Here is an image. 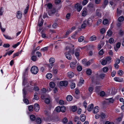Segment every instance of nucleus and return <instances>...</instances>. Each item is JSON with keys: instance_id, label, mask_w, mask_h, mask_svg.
Segmentation results:
<instances>
[{"instance_id": "obj_33", "label": "nucleus", "mask_w": 124, "mask_h": 124, "mask_svg": "<svg viewBox=\"0 0 124 124\" xmlns=\"http://www.w3.org/2000/svg\"><path fill=\"white\" fill-rule=\"evenodd\" d=\"M86 74L89 75H90L92 73V71L91 69H89L87 70L86 71Z\"/></svg>"}, {"instance_id": "obj_27", "label": "nucleus", "mask_w": 124, "mask_h": 124, "mask_svg": "<svg viewBox=\"0 0 124 124\" xmlns=\"http://www.w3.org/2000/svg\"><path fill=\"white\" fill-rule=\"evenodd\" d=\"M86 21H85L83 22V23L81 25V27L82 28H85L86 26V24L85 23Z\"/></svg>"}, {"instance_id": "obj_18", "label": "nucleus", "mask_w": 124, "mask_h": 124, "mask_svg": "<svg viewBox=\"0 0 124 124\" xmlns=\"http://www.w3.org/2000/svg\"><path fill=\"white\" fill-rule=\"evenodd\" d=\"M80 50L79 49H77L75 53V55L76 57H78L79 55Z\"/></svg>"}, {"instance_id": "obj_23", "label": "nucleus", "mask_w": 124, "mask_h": 124, "mask_svg": "<svg viewBox=\"0 0 124 124\" xmlns=\"http://www.w3.org/2000/svg\"><path fill=\"white\" fill-rule=\"evenodd\" d=\"M49 85L50 87L52 88H54L55 86V84L53 82H50Z\"/></svg>"}, {"instance_id": "obj_24", "label": "nucleus", "mask_w": 124, "mask_h": 124, "mask_svg": "<svg viewBox=\"0 0 124 124\" xmlns=\"http://www.w3.org/2000/svg\"><path fill=\"white\" fill-rule=\"evenodd\" d=\"M100 116V117L102 119L105 118L106 116V115L103 113H101Z\"/></svg>"}, {"instance_id": "obj_9", "label": "nucleus", "mask_w": 124, "mask_h": 124, "mask_svg": "<svg viewBox=\"0 0 124 124\" xmlns=\"http://www.w3.org/2000/svg\"><path fill=\"white\" fill-rule=\"evenodd\" d=\"M99 110V108L98 106L95 107L93 109V112L94 114L98 113Z\"/></svg>"}, {"instance_id": "obj_55", "label": "nucleus", "mask_w": 124, "mask_h": 124, "mask_svg": "<svg viewBox=\"0 0 124 124\" xmlns=\"http://www.w3.org/2000/svg\"><path fill=\"white\" fill-rule=\"evenodd\" d=\"M93 90V88L92 87H90L88 89V91L89 92L92 93Z\"/></svg>"}, {"instance_id": "obj_4", "label": "nucleus", "mask_w": 124, "mask_h": 124, "mask_svg": "<svg viewBox=\"0 0 124 124\" xmlns=\"http://www.w3.org/2000/svg\"><path fill=\"white\" fill-rule=\"evenodd\" d=\"M56 12L55 9L54 8H52L49 10L48 12V14L49 16H51L53 14H54Z\"/></svg>"}, {"instance_id": "obj_32", "label": "nucleus", "mask_w": 124, "mask_h": 124, "mask_svg": "<svg viewBox=\"0 0 124 124\" xmlns=\"http://www.w3.org/2000/svg\"><path fill=\"white\" fill-rule=\"evenodd\" d=\"M114 79L115 81L117 82H121L122 81V80L118 77H115Z\"/></svg>"}, {"instance_id": "obj_63", "label": "nucleus", "mask_w": 124, "mask_h": 124, "mask_svg": "<svg viewBox=\"0 0 124 124\" xmlns=\"http://www.w3.org/2000/svg\"><path fill=\"white\" fill-rule=\"evenodd\" d=\"M123 71L121 70H119L118 71V74L120 76H122L123 75Z\"/></svg>"}, {"instance_id": "obj_36", "label": "nucleus", "mask_w": 124, "mask_h": 124, "mask_svg": "<svg viewBox=\"0 0 124 124\" xmlns=\"http://www.w3.org/2000/svg\"><path fill=\"white\" fill-rule=\"evenodd\" d=\"M77 110V107L75 106H72L71 108V111L73 112H75Z\"/></svg>"}, {"instance_id": "obj_28", "label": "nucleus", "mask_w": 124, "mask_h": 124, "mask_svg": "<svg viewBox=\"0 0 124 124\" xmlns=\"http://www.w3.org/2000/svg\"><path fill=\"white\" fill-rule=\"evenodd\" d=\"M30 118L31 120L32 121H34L36 119L35 116L32 115L30 116Z\"/></svg>"}, {"instance_id": "obj_8", "label": "nucleus", "mask_w": 124, "mask_h": 124, "mask_svg": "<svg viewBox=\"0 0 124 124\" xmlns=\"http://www.w3.org/2000/svg\"><path fill=\"white\" fill-rule=\"evenodd\" d=\"M34 108L35 111L36 112H38L40 109V108L39 104L37 103L35 104L34 106Z\"/></svg>"}, {"instance_id": "obj_35", "label": "nucleus", "mask_w": 124, "mask_h": 124, "mask_svg": "<svg viewBox=\"0 0 124 124\" xmlns=\"http://www.w3.org/2000/svg\"><path fill=\"white\" fill-rule=\"evenodd\" d=\"M84 39V38L83 36H81L78 38V41L80 42H81Z\"/></svg>"}, {"instance_id": "obj_1", "label": "nucleus", "mask_w": 124, "mask_h": 124, "mask_svg": "<svg viewBox=\"0 0 124 124\" xmlns=\"http://www.w3.org/2000/svg\"><path fill=\"white\" fill-rule=\"evenodd\" d=\"M31 72L33 74H36L38 71V69L36 66H32L31 69Z\"/></svg>"}, {"instance_id": "obj_61", "label": "nucleus", "mask_w": 124, "mask_h": 124, "mask_svg": "<svg viewBox=\"0 0 124 124\" xmlns=\"http://www.w3.org/2000/svg\"><path fill=\"white\" fill-rule=\"evenodd\" d=\"M105 30L104 28H103L101 29L100 30V33L102 34H103L105 32Z\"/></svg>"}, {"instance_id": "obj_59", "label": "nucleus", "mask_w": 124, "mask_h": 124, "mask_svg": "<svg viewBox=\"0 0 124 124\" xmlns=\"http://www.w3.org/2000/svg\"><path fill=\"white\" fill-rule=\"evenodd\" d=\"M20 42H18L16 44L12 46V47L14 48H15L18 46L20 44Z\"/></svg>"}, {"instance_id": "obj_22", "label": "nucleus", "mask_w": 124, "mask_h": 124, "mask_svg": "<svg viewBox=\"0 0 124 124\" xmlns=\"http://www.w3.org/2000/svg\"><path fill=\"white\" fill-rule=\"evenodd\" d=\"M55 59L54 58H51L49 60V62L50 63L52 64L55 62Z\"/></svg>"}, {"instance_id": "obj_58", "label": "nucleus", "mask_w": 124, "mask_h": 124, "mask_svg": "<svg viewBox=\"0 0 124 124\" xmlns=\"http://www.w3.org/2000/svg\"><path fill=\"white\" fill-rule=\"evenodd\" d=\"M36 54H37L38 57H39L41 56V54L40 52L39 51H37L36 52Z\"/></svg>"}, {"instance_id": "obj_20", "label": "nucleus", "mask_w": 124, "mask_h": 124, "mask_svg": "<svg viewBox=\"0 0 124 124\" xmlns=\"http://www.w3.org/2000/svg\"><path fill=\"white\" fill-rule=\"evenodd\" d=\"M96 39V37L95 36H92L90 38V40L91 41H93L95 40Z\"/></svg>"}, {"instance_id": "obj_7", "label": "nucleus", "mask_w": 124, "mask_h": 124, "mask_svg": "<svg viewBox=\"0 0 124 124\" xmlns=\"http://www.w3.org/2000/svg\"><path fill=\"white\" fill-rule=\"evenodd\" d=\"M60 85L61 86H67L68 83V82L66 81H61L60 82Z\"/></svg>"}, {"instance_id": "obj_14", "label": "nucleus", "mask_w": 124, "mask_h": 124, "mask_svg": "<svg viewBox=\"0 0 124 124\" xmlns=\"http://www.w3.org/2000/svg\"><path fill=\"white\" fill-rule=\"evenodd\" d=\"M86 119V116L85 115L82 114L81 115L80 119L82 122H84Z\"/></svg>"}, {"instance_id": "obj_41", "label": "nucleus", "mask_w": 124, "mask_h": 124, "mask_svg": "<svg viewBox=\"0 0 124 124\" xmlns=\"http://www.w3.org/2000/svg\"><path fill=\"white\" fill-rule=\"evenodd\" d=\"M84 80L81 77L80 78V81L79 83L81 84H83L84 83Z\"/></svg>"}, {"instance_id": "obj_37", "label": "nucleus", "mask_w": 124, "mask_h": 124, "mask_svg": "<svg viewBox=\"0 0 124 124\" xmlns=\"http://www.w3.org/2000/svg\"><path fill=\"white\" fill-rule=\"evenodd\" d=\"M3 36L6 39H13V38H11L10 37L8 36L7 35L4 34Z\"/></svg>"}, {"instance_id": "obj_44", "label": "nucleus", "mask_w": 124, "mask_h": 124, "mask_svg": "<svg viewBox=\"0 0 124 124\" xmlns=\"http://www.w3.org/2000/svg\"><path fill=\"white\" fill-rule=\"evenodd\" d=\"M48 47H45L41 49L40 50L42 51H47L48 49Z\"/></svg>"}, {"instance_id": "obj_19", "label": "nucleus", "mask_w": 124, "mask_h": 124, "mask_svg": "<svg viewBox=\"0 0 124 124\" xmlns=\"http://www.w3.org/2000/svg\"><path fill=\"white\" fill-rule=\"evenodd\" d=\"M73 97L71 95H68L66 97V99L67 101H70L72 99Z\"/></svg>"}, {"instance_id": "obj_16", "label": "nucleus", "mask_w": 124, "mask_h": 124, "mask_svg": "<svg viewBox=\"0 0 124 124\" xmlns=\"http://www.w3.org/2000/svg\"><path fill=\"white\" fill-rule=\"evenodd\" d=\"M67 76L69 78H72L74 75V73L72 72H70L67 74Z\"/></svg>"}, {"instance_id": "obj_40", "label": "nucleus", "mask_w": 124, "mask_h": 124, "mask_svg": "<svg viewBox=\"0 0 124 124\" xmlns=\"http://www.w3.org/2000/svg\"><path fill=\"white\" fill-rule=\"evenodd\" d=\"M31 59L32 61H35L36 60L37 57L33 55L31 57Z\"/></svg>"}, {"instance_id": "obj_43", "label": "nucleus", "mask_w": 124, "mask_h": 124, "mask_svg": "<svg viewBox=\"0 0 124 124\" xmlns=\"http://www.w3.org/2000/svg\"><path fill=\"white\" fill-rule=\"evenodd\" d=\"M108 23V20L107 19H104L103 21V24L105 25Z\"/></svg>"}, {"instance_id": "obj_48", "label": "nucleus", "mask_w": 124, "mask_h": 124, "mask_svg": "<svg viewBox=\"0 0 124 124\" xmlns=\"http://www.w3.org/2000/svg\"><path fill=\"white\" fill-rule=\"evenodd\" d=\"M75 87V84L73 83L71 84L70 85V88L71 89H73Z\"/></svg>"}, {"instance_id": "obj_51", "label": "nucleus", "mask_w": 124, "mask_h": 124, "mask_svg": "<svg viewBox=\"0 0 124 124\" xmlns=\"http://www.w3.org/2000/svg\"><path fill=\"white\" fill-rule=\"evenodd\" d=\"M19 52H17L16 53L14 54L13 56V58H15L16 56H18L19 55Z\"/></svg>"}, {"instance_id": "obj_60", "label": "nucleus", "mask_w": 124, "mask_h": 124, "mask_svg": "<svg viewBox=\"0 0 124 124\" xmlns=\"http://www.w3.org/2000/svg\"><path fill=\"white\" fill-rule=\"evenodd\" d=\"M56 110L57 112L61 111L60 107L59 106L57 107L56 108Z\"/></svg>"}, {"instance_id": "obj_52", "label": "nucleus", "mask_w": 124, "mask_h": 124, "mask_svg": "<svg viewBox=\"0 0 124 124\" xmlns=\"http://www.w3.org/2000/svg\"><path fill=\"white\" fill-rule=\"evenodd\" d=\"M77 70L79 71H81L82 70V67L80 66H78L77 68Z\"/></svg>"}, {"instance_id": "obj_62", "label": "nucleus", "mask_w": 124, "mask_h": 124, "mask_svg": "<svg viewBox=\"0 0 124 124\" xmlns=\"http://www.w3.org/2000/svg\"><path fill=\"white\" fill-rule=\"evenodd\" d=\"M120 60L122 62H124V57L122 56H121Z\"/></svg>"}, {"instance_id": "obj_42", "label": "nucleus", "mask_w": 124, "mask_h": 124, "mask_svg": "<svg viewBox=\"0 0 124 124\" xmlns=\"http://www.w3.org/2000/svg\"><path fill=\"white\" fill-rule=\"evenodd\" d=\"M40 48V47L39 46L38 47H37L36 49L34 50L31 53V54L33 55L34 54L35 51L36 50H39Z\"/></svg>"}, {"instance_id": "obj_6", "label": "nucleus", "mask_w": 124, "mask_h": 124, "mask_svg": "<svg viewBox=\"0 0 124 124\" xmlns=\"http://www.w3.org/2000/svg\"><path fill=\"white\" fill-rule=\"evenodd\" d=\"M77 63V62L76 61L71 62L70 64V67L72 69H74L76 67Z\"/></svg>"}, {"instance_id": "obj_17", "label": "nucleus", "mask_w": 124, "mask_h": 124, "mask_svg": "<svg viewBox=\"0 0 124 124\" xmlns=\"http://www.w3.org/2000/svg\"><path fill=\"white\" fill-rule=\"evenodd\" d=\"M41 119L39 117H38L36 119V122L37 124H40L41 122Z\"/></svg>"}, {"instance_id": "obj_5", "label": "nucleus", "mask_w": 124, "mask_h": 124, "mask_svg": "<svg viewBox=\"0 0 124 124\" xmlns=\"http://www.w3.org/2000/svg\"><path fill=\"white\" fill-rule=\"evenodd\" d=\"M75 8L77 9V10L78 12L80 11L82 8V6L78 3H77L75 6Z\"/></svg>"}, {"instance_id": "obj_11", "label": "nucleus", "mask_w": 124, "mask_h": 124, "mask_svg": "<svg viewBox=\"0 0 124 124\" xmlns=\"http://www.w3.org/2000/svg\"><path fill=\"white\" fill-rule=\"evenodd\" d=\"M87 10L86 9H83L82 10V16H85L87 14Z\"/></svg>"}, {"instance_id": "obj_64", "label": "nucleus", "mask_w": 124, "mask_h": 124, "mask_svg": "<svg viewBox=\"0 0 124 124\" xmlns=\"http://www.w3.org/2000/svg\"><path fill=\"white\" fill-rule=\"evenodd\" d=\"M57 24L56 23H54L52 25L53 27L54 28H57Z\"/></svg>"}, {"instance_id": "obj_12", "label": "nucleus", "mask_w": 124, "mask_h": 124, "mask_svg": "<svg viewBox=\"0 0 124 124\" xmlns=\"http://www.w3.org/2000/svg\"><path fill=\"white\" fill-rule=\"evenodd\" d=\"M66 57L69 60H71L72 57L71 54L68 53L66 52L65 53Z\"/></svg>"}, {"instance_id": "obj_46", "label": "nucleus", "mask_w": 124, "mask_h": 124, "mask_svg": "<svg viewBox=\"0 0 124 124\" xmlns=\"http://www.w3.org/2000/svg\"><path fill=\"white\" fill-rule=\"evenodd\" d=\"M93 61L92 60H89L88 62H86V65L87 66L89 65H90V64H91L92 62Z\"/></svg>"}, {"instance_id": "obj_34", "label": "nucleus", "mask_w": 124, "mask_h": 124, "mask_svg": "<svg viewBox=\"0 0 124 124\" xmlns=\"http://www.w3.org/2000/svg\"><path fill=\"white\" fill-rule=\"evenodd\" d=\"M61 111L62 112H64L66 110L65 107L64 106L60 107Z\"/></svg>"}, {"instance_id": "obj_50", "label": "nucleus", "mask_w": 124, "mask_h": 124, "mask_svg": "<svg viewBox=\"0 0 124 124\" xmlns=\"http://www.w3.org/2000/svg\"><path fill=\"white\" fill-rule=\"evenodd\" d=\"M88 0H84L83 1L82 4L83 6L85 5L88 2Z\"/></svg>"}, {"instance_id": "obj_15", "label": "nucleus", "mask_w": 124, "mask_h": 124, "mask_svg": "<svg viewBox=\"0 0 124 124\" xmlns=\"http://www.w3.org/2000/svg\"><path fill=\"white\" fill-rule=\"evenodd\" d=\"M27 80L25 79L24 78L23 79V86H25L26 85V87H28L29 86V85L28 84V83H27Z\"/></svg>"}, {"instance_id": "obj_10", "label": "nucleus", "mask_w": 124, "mask_h": 124, "mask_svg": "<svg viewBox=\"0 0 124 124\" xmlns=\"http://www.w3.org/2000/svg\"><path fill=\"white\" fill-rule=\"evenodd\" d=\"M93 104H90L88 106L87 110L89 111H90L92 109L93 107Z\"/></svg>"}, {"instance_id": "obj_26", "label": "nucleus", "mask_w": 124, "mask_h": 124, "mask_svg": "<svg viewBox=\"0 0 124 124\" xmlns=\"http://www.w3.org/2000/svg\"><path fill=\"white\" fill-rule=\"evenodd\" d=\"M38 94L37 93H35L34 94V98L36 100H38L39 97L38 96Z\"/></svg>"}, {"instance_id": "obj_53", "label": "nucleus", "mask_w": 124, "mask_h": 124, "mask_svg": "<svg viewBox=\"0 0 124 124\" xmlns=\"http://www.w3.org/2000/svg\"><path fill=\"white\" fill-rule=\"evenodd\" d=\"M29 8V5L26 8L24 11V14H26L28 12V10Z\"/></svg>"}, {"instance_id": "obj_30", "label": "nucleus", "mask_w": 124, "mask_h": 124, "mask_svg": "<svg viewBox=\"0 0 124 124\" xmlns=\"http://www.w3.org/2000/svg\"><path fill=\"white\" fill-rule=\"evenodd\" d=\"M30 112H32L33 110V106L32 105L29 106L28 108Z\"/></svg>"}, {"instance_id": "obj_25", "label": "nucleus", "mask_w": 124, "mask_h": 124, "mask_svg": "<svg viewBox=\"0 0 124 124\" xmlns=\"http://www.w3.org/2000/svg\"><path fill=\"white\" fill-rule=\"evenodd\" d=\"M52 76V74L50 73H49L47 74L46 76V78L48 79H51Z\"/></svg>"}, {"instance_id": "obj_49", "label": "nucleus", "mask_w": 124, "mask_h": 124, "mask_svg": "<svg viewBox=\"0 0 124 124\" xmlns=\"http://www.w3.org/2000/svg\"><path fill=\"white\" fill-rule=\"evenodd\" d=\"M61 2V0H55V3L56 4H60Z\"/></svg>"}, {"instance_id": "obj_13", "label": "nucleus", "mask_w": 124, "mask_h": 124, "mask_svg": "<svg viewBox=\"0 0 124 124\" xmlns=\"http://www.w3.org/2000/svg\"><path fill=\"white\" fill-rule=\"evenodd\" d=\"M17 17L19 19H21L22 17V15L21 12L19 11H18L17 13Z\"/></svg>"}, {"instance_id": "obj_21", "label": "nucleus", "mask_w": 124, "mask_h": 124, "mask_svg": "<svg viewBox=\"0 0 124 124\" xmlns=\"http://www.w3.org/2000/svg\"><path fill=\"white\" fill-rule=\"evenodd\" d=\"M124 20V17L122 16H120L118 18V20L120 22H121L123 21Z\"/></svg>"}, {"instance_id": "obj_2", "label": "nucleus", "mask_w": 124, "mask_h": 124, "mask_svg": "<svg viewBox=\"0 0 124 124\" xmlns=\"http://www.w3.org/2000/svg\"><path fill=\"white\" fill-rule=\"evenodd\" d=\"M111 60V58L110 57H107L102 61L101 64L103 65H105L107 63L109 62Z\"/></svg>"}, {"instance_id": "obj_31", "label": "nucleus", "mask_w": 124, "mask_h": 124, "mask_svg": "<svg viewBox=\"0 0 124 124\" xmlns=\"http://www.w3.org/2000/svg\"><path fill=\"white\" fill-rule=\"evenodd\" d=\"M102 70L104 72L106 73L108 71V68L107 67H105L103 68Z\"/></svg>"}, {"instance_id": "obj_45", "label": "nucleus", "mask_w": 124, "mask_h": 124, "mask_svg": "<svg viewBox=\"0 0 124 124\" xmlns=\"http://www.w3.org/2000/svg\"><path fill=\"white\" fill-rule=\"evenodd\" d=\"M23 98H24L25 97V95L26 94V92L25 91V89L23 88Z\"/></svg>"}, {"instance_id": "obj_57", "label": "nucleus", "mask_w": 124, "mask_h": 124, "mask_svg": "<svg viewBox=\"0 0 124 124\" xmlns=\"http://www.w3.org/2000/svg\"><path fill=\"white\" fill-rule=\"evenodd\" d=\"M45 102L47 104H49L50 102V100L48 98H46L45 100Z\"/></svg>"}, {"instance_id": "obj_54", "label": "nucleus", "mask_w": 124, "mask_h": 124, "mask_svg": "<svg viewBox=\"0 0 124 124\" xmlns=\"http://www.w3.org/2000/svg\"><path fill=\"white\" fill-rule=\"evenodd\" d=\"M47 6L49 9H51L52 8V5L51 3H48L47 4Z\"/></svg>"}, {"instance_id": "obj_56", "label": "nucleus", "mask_w": 124, "mask_h": 124, "mask_svg": "<svg viewBox=\"0 0 124 124\" xmlns=\"http://www.w3.org/2000/svg\"><path fill=\"white\" fill-rule=\"evenodd\" d=\"M33 90L35 91H38L39 90V89L38 86H35L34 87Z\"/></svg>"}, {"instance_id": "obj_38", "label": "nucleus", "mask_w": 124, "mask_h": 124, "mask_svg": "<svg viewBox=\"0 0 124 124\" xmlns=\"http://www.w3.org/2000/svg\"><path fill=\"white\" fill-rule=\"evenodd\" d=\"M23 101L26 104H28L29 103V101L28 99H25V97L24 98Z\"/></svg>"}, {"instance_id": "obj_39", "label": "nucleus", "mask_w": 124, "mask_h": 124, "mask_svg": "<svg viewBox=\"0 0 124 124\" xmlns=\"http://www.w3.org/2000/svg\"><path fill=\"white\" fill-rule=\"evenodd\" d=\"M43 20H41V21H39L38 22V25L39 26H41L43 24Z\"/></svg>"}, {"instance_id": "obj_3", "label": "nucleus", "mask_w": 124, "mask_h": 124, "mask_svg": "<svg viewBox=\"0 0 124 124\" xmlns=\"http://www.w3.org/2000/svg\"><path fill=\"white\" fill-rule=\"evenodd\" d=\"M96 15L98 17L101 18L102 16V13L101 12V9H97L96 10Z\"/></svg>"}, {"instance_id": "obj_47", "label": "nucleus", "mask_w": 124, "mask_h": 124, "mask_svg": "<svg viewBox=\"0 0 124 124\" xmlns=\"http://www.w3.org/2000/svg\"><path fill=\"white\" fill-rule=\"evenodd\" d=\"M108 42L110 44L113 43L114 42V39L112 38H110Z\"/></svg>"}, {"instance_id": "obj_29", "label": "nucleus", "mask_w": 124, "mask_h": 124, "mask_svg": "<svg viewBox=\"0 0 124 124\" xmlns=\"http://www.w3.org/2000/svg\"><path fill=\"white\" fill-rule=\"evenodd\" d=\"M112 34V32L111 30H109L107 32V35L108 36H111Z\"/></svg>"}]
</instances>
